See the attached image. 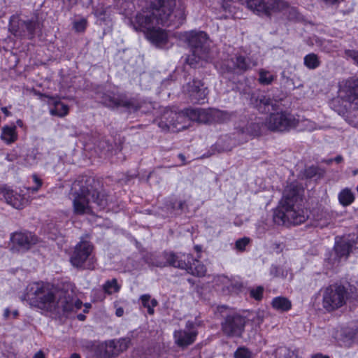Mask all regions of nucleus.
<instances>
[{
	"label": "nucleus",
	"mask_w": 358,
	"mask_h": 358,
	"mask_svg": "<svg viewBox=\"0 0 358 358\" xmlns=\"http://www.w3.org/2000/svg\"><path fill=\"white\" fill-rule=\"evenodd\" d=\"M315 358H329L328 356H323L322 355H315Z\"/></svg>",
	"instance_id": "nucleus-59"
},
{
	"label": "nucleus",
	"mask_w": 358,
	"mask_h": 358,
	"mask_svg": "<svg viewBox=\"0 0 358 358\" xmlns=\"http://www.w3.org/2000/svg\"><path fill=\"white\" fill-rule=\"evenodd\" d=\"M259 78L258 79L259 83L261 85H268L272 83V82L275 79L276 76L272 73L271 72L264 69H261L259 71Z\"/></svg>",
	"instance_id": "nucleus-29"
},
{
	"label": "nucleus",
	"mask_w": 358,
	"mask_h": 358,
	"mask_svg": "<svg viewBox=\"0 0 358 358\" xmlns=\"http://www.w3.org/2000/svg\"><path fill=\"white\" fill-rule=\"evenodd\" d=\"M276 106V101L266 95H259L256 99V107L261 113H269L275 110Z\"/></svg>",
	"instance_id": "nucleus-24"
},
{
	"label": "nucleus",
	"mask_w": 358,
	"mask_h": 358,
	"mask_svg": "<svg viewBox=\"0 0 358 358\" xmlns=\"http://www.w3.org/2000/svg\"><path fill=\"white\" fill-rule=\"evenodd\" d=\"M34 358H45V355L42 351H38L34 357Z\"/></svg>",
	"instance_id": "nucleus-49"
},
{
	"label": "nucleus",
	"mask_w": 358,
	"mask_h": 358,
	"mask_svg": "<svg viewBox=\"0 0 358 358\" xmlns=\"http://www.w3.org/2000/svg\"><path fill=\"white\" fill-rule=\"evenodd\" d=\"M103 287L104 291L109 294L117 292L120 288L115 278L106 281Z\"/></svg>",
	"instance_id": "nucleus-35"
},
{
	"label": "nucleus",
	"mask_w": 358,
	"mask_h": 358,
	"mask_svg": "<svg viewBox=\"0 0 358 358\" xmlns=\"http://www.w3.org/2000/svg\"><path fill=\"white\" fill-rule=\"evenodd\" d=\"M17 124H18V125H20V126H22V122L21 120H17Z\"/></svg>",
	"instance_id": "nucleus-61"
},
{
	"label": "nucleus",
	"mask_w": 358,
	"mask_h": 358,
	"mask_svg": "<svg viewBox=\"0 0 358 358\" xmlns=\"http://www.w3.org/2000/svg\"><path fill=\"white\" fill-rule=\"evenodd\" d=\"M85 317V315H82V314H79V315H78V320H81V321H82V320H84Z\"/></svg>",
	"instance_id": "nucleus-58"
},
{
	"label": "nucleus",
	"mask_w": 358,
	"mask_h": 358,
	"mask_svg": "<svg viewBox=\"0 0 358 358\" xmlns=\"http://www.w3.org/2000/svg\"><path fill=\"white\" fill-rule=\"evenodd\" d=\"M96 146L100 150L101 153L105 155L109 154L113 149V143L105 137H101L96 143Z\"/></svg>",
	"instance_id": "nucleus-32"
},
{
	"label": "nucleus",
	"mask_w": 358,
	"mask_h": 358,
	"mask_svg": "<svg viewBox=\"0 0 358 358\" xmlns=\"http://www.w3.org/2000/svg\"><path fill=\"white\" fill-rule=\"evenodd\" d=\"M1 138L7 144H11L17 139L15 126H4L1 129Z\"/></svg>",
	"instance_id": "nucleus-26"
},
{
	"label": "nucleus",
	"mask_w": 358,
	"mask_h": 358,
	"mask_svg": "<svg viewBox=\"0 0 358 358\" xmlns=\"http://www.w3.org/2000/svg\"><path fill=\"white\" fill-rule=\"evenodd\" d=\"M348 297V291L343 286L331 285L324 290L322 295L323 307L328 311L334 310L345 304Z\"/></svg>",
	"instance_id": "nucleus-10"
},
{
	"label": "nucleus",
	"mask_w": 358,
	"mask_h": 358,
	"mask_svg": "<svg viewBox=\"0 0 358 358\" xmlns=\"http://www.w3.org/2000/svg\"><path fill=\"white\" fill-rule=\"evenodd\" d=\"M257 65V62L249 57L241 55H230L224 59L220 64L222 73H232L241 75Z\"/></svg>",
	"instance_id": "nucleus-9"
},
{
	"label": "nucleus",
	"mask_w": 358,
	"mask_h": 358,
	"mask_svg": "<svg viewBox=\"0 0 358 358\" xmlns=\"http://www.w3.org/2000/svg\"><path fill=\"white\" fill-rule=\"evenodd\" d=\"M32 178L36 186L29 187V189L32 192H36L42 185V180L36 175H34Z\"/></svg>",
	"instance_id": "nucleus-44"
},
{
	"label": "nucleus",
	"mask_w": 358,
	"mask_h": 358,
	"mask_svg": "<svg viewBox=\"0 0 358 358\" xmlns=\"http://www.w3.org/2000/svg\"><path fill=\"white\" fill-rule=\"evenodd\" d=\"M185 20V7L177 0H150V7L130 20L133 28L145 34L155 26L178 27Z\"/></svg>",
	"instance_id": "nucleus-1"
},
{
	"label": "nucleus",
	"mask_w": 358,
	"mask_h": 358,
	"mask_svg": "<svg viewBox=\"0 0 358 358\" xmlns=\"http://www.w3.org/2000/svg\"><path fill=\"white\" fill-rule=\"evenodd\" d=\"M235 358H252V353L247 348H239L234 354Z\"/></svg>",
	"instance_id": "nucleus-40"
},
{
	"label": "nucleus",
	"mask_w": 358,
	"mask_h": 358,
	"mask_svg": "<svg viewBox=\"0 0 358 358\" xmlns=\"http://www.w3.org/2000/svg\"><path fill=\"white\" fill-rule=\"evenodd\" d=\"M147 38L155 46L158 48H166L169 43V37L167 33L162 29L155 26L146 33Z\"/></svg>",
	"instance_id": "nucleus-21"
},
{
	"label": "nucleus",
	"mask_w": 358,
	"mask_h": 358,
	"mask_svg": "<svg viewBox=\"0 0 358 358\" xmlns=\"http://www.w3.org/2000/svg\"><path fill=\"white\" fill-rule=\"evenodd\" d=\"M185 206V201H180L178 203V207L177 208L179 209V210H182L184 206Z\"/></svg>",
	"instance_id": "nucleus-48"
},
{
	"label": "nucleus",
	"mask_w": 358,
	"mask_h": 358,
	"mask_svg": "<svg viewBox=\"0 0 358 358\" xmlns=\"http://www.w3.org/2000/svg\"><path fill=\"white\" fill-rule=\"evenodd\" d=\"M1 111L5 114L6 116H10V113L8 111V108L6 107H2Z\"/></svg>",
	"instance_id": "nucleus-52"
},
{
	"label": "nucleus",
	"mask_w": 358,
	"mask_h": 358,
	"mask_svg": "<svg viewBox=\"0 0 358 358\" xmlns=\"http://www.w3.org/2000/svg\"><path fill=\"white\" fill-rule=\"evenodd\" d=\"M82 304V302L75 296L71 285H68L67 287L64 289L60 309L64 312L74 311L80 309Z\"/></svg>",
	"instance_id": "nucleus-20"
},
{
	"label": "nucleus",
	"mask_w": 358,
	"mask_h": 358,
	"mask_svg": "<svg viewBox=\"0 0 358 358\" xmlns=\"http://www.w3.org/2000/svg\"><path fill=\"white\" fill-rule=\"evenodd\" d=\"M195 248H196V250L197 251H199V250H200V248H199V247L198 245H196V246L195 247Z\"/></svg>",
	"instance_id": "nucleus-63"
},
{
	"label": "nucleus",
	"mask_w": 358,
	"mask_h": 358,
	"mask_svg": "<svg viewBox=\"0 0 358 358\" xmlns=\"http://www.w3.org/2000/svg\"><path fill=\"white\" fill-rule=\"evenodd\" d=\"M94 247L86 240H81L74 248L70 257V262L73 266L83 269H93L94 259L92 255Z\"/></svg>",
	"instance_id": "nucleus-7"
},
{
	"label": "nucleus",
	"mask_w": 358,
	"mask_h": 358,
	"mask_svg": "<svg viewBox=\"0 0 358 358\" xmlns=\"http://www.w3.org/2000/svg\"><path fill=\"white\" fill-rule=\"evenodd\" d=\"M299 192V187L294 182L285 187L280 204L273 213V221L275 224H299L305 221L303 210L299 205L301 201Z\"/></svg>",
	"instance_id": "nucleus-4"
},
{
	"label": "nucleus",
	"mask_w": 358,
	"mask_h": 358,
	"mask_svg": "<svg viewBox=\"0 0 358 358\" xmlns=\"http://www.w3.org/2000/svg\"><path fill=\"white\" fill-rule=\"evenodd\" d=\"M355 339L357 340L358 341V334H355Z\"/></svg>",
	"instance_id": "nucleus-62"
},
{
	"label": "nucleus",
	"mask_w": 358,
	"mask_h": 358,
	"mask_svg": "<svg viewBox=\"0 0 358 358\" xmlns=\"http://www.w3.org/2000/svg\"><path fill=\"white\" fill-rule=\"evenodd\" d=\"M1 194L6 203L17 209L22 208L27 202L22 195L7 187L1 189Z\"/></svg>",
	"instance_id": "nucleus-22"
},
{
	"label": "nucleus",
	"mask_w": 358,
	"mask_h": 358,
	"mask_svg": "<svg viewBox=\"0 0 358 358\" xmlns=\"http://www.w3.org/2000/svg\"><path fill=\"white\" fill-rule=\"evenodd\" d=\"M10 315V311L8 308L5 309L3 316L6 319H8Z\"/></svg>",
	"instance_id": "nucleus-53"
},
{
	"label": "nucleus",
	"mask_w": 358,
	"mask_h": 358,
	"mask_svg": "<svg viewBox=\"0 0 358 358\" xmlns=\"http://www.w3.org/2000/svg\"><path fill=\"white\" fill-rule=\"evenodd\" d=\"M266 124L271 131H285L296 127L298 120L291 113H273L267 118Z\"/></svg>",
	"instance_id": "nucleus-13"
},
{
	"label": "nucleus",
	"mask_w": 358,
	"mask_h": 358,
	"mask_svg": "<svg viewBox=\"0 0 358 358\" xmlns=\"http://www.w3.org/2000/svg\"><path fill=\"white\" fill-rule=\"evenodd\" d=\"M87 20L81 18L73 22V29L77 32H83L85 31L87 27Z\"/></svg>",
	"instance_id": "nucleus-38"
},
{
	"label": "nucleus",
	"mask_w": 358,
	"mask_h": 358,
	"mask_svg": "<svg viewBox=\"0 0 358 358\" xmlns=\"http://www.w3.org/2000/svg\"><path fill=\"white\" fill-rule=\"evenodd\" d=\"M131 339L128 337L112 339L94 345V351L99 358H115L128 349Z\"/></svg>",
	"instance_id": "nucleus-8"
},
{
	"label": "nucleus",
	"mask_w": 358,
	"mask_h": 358,
	"mask_svg": "<svg viewBox=\"0 0 358 358\" xmlns=\"http://www.w3.org/2000/svg\"><path fill=\"white\" fill-rule=\"evenodd\" d=\"M189 97L190 101L194 103H203L205 102L208 94L207 88L203 86L201 80H193L183 87Z\"/></svg>",
	"instance_id": "nucleus-18"
},
{
	"label": "nucleus",
	"mask_w": 358,
	"mask_h": 358,
	"mask_svg": "<svg viewBox=\"0 0 358 358\" xmlns=\"http://www.w3.org/2000/svg\"><path fill=\"white\" fill-rule=\"evenodd\" d=\"M6 159L8 162H13L16 159V155L14 154H8L6 157Z\"/></svg>",
	"instance_id": "nucleus-46"
},
{
	"label": "nucleus",
	"mask_w": 358,
	"mask_h": 358,
	"mask_svg": "<svg viewBox=\"0 0 358 358\" xmlns=\"http://www.w3.org/2000/svg\"><path fill=\"white\" fill-rule=\"evenodd\" d=\"M213 122H223L229 119L228 113L212 108Z\"/></svg>",
	"instance_id": "nucleus-34"
},
{
	"label": "nucleus",
	"mask_w": 358,
	"mask_h": 358,
	"mask_svg": "<svg viewBox=\"0 0 358 358\" xmlns=\"http://www.w3.org/2000/svg\"><path fill=\"white\" fill-rule=\"evenodd\" d=\"M151 264L157 267L171 266L185 270L188 273L197 277L204 276L206 273L205 265L194 259L191 254L165 252Z\"/></svg>",
	"instance_id": "nucleus-5"
},
{
	"label": "nucleus",
	"mask_w": 358,
	"mask_h": 358,
	"mask_svg": "<svg viewBox=\"0 0 358 358\" xmlns=\"http://www.w3.org/2000/svg\"><path fill=\"white\" fill-rule=\"evenodd\" d=\"M303 64L309 69H315L320 65V61L316 54L310 53L304 57Z\"/></svg>",
	"instance_id": "nucleus-30"
},
{
	"label": "nucleus",
	"mask_w": 358,
	"mask_h": 358,
	"mask_svg": "<svg viewBox=\"0 0 358 358\" xmlns=\"http://www.w3.org/2000/svg\"><path fill=\"white\" fill-rule=\"evenodd\" d=\"M263 292L264 287L259 286L250 289V296L256 300H260L262 298Z\"/></svg>",
	"instance_id": "nucleus-42"
},
{
	"label": "nucleus",
	"mask_w": 358,
	"mask_h": 358,
	"mask_svg": "<svg viewBox=\"0 0 358 358\" xmlns=\"http://www.w3.org/2000/svg\"><path fill=\"white\" fill-rule=\"evenodd\" d=\"M273 307L280 311H287L291 308V302L285 297H275L272 301Z\"/></svg>",
	"instance_id": "nucleus-28"
},
{
	"label": "nucleus",
	"mask_w": 358,
	"mask_h": 358,
	"mask_svg": "<svg viewBox=\"0 0 358 358\" xmlns=\"http://www.w3.org/2000/svg\"><path fill=\"white\" fill-rule=\"evenodd\" d=\"M12 315L14 318L17 317L18 315V311L17 310L12 312Z\"/></svg>",
	"instance_id": "nucleus-57"
},
{
	"label": "nucleus",
	"mask_w": 358,
	"mask_h": 358,
	"mask_svg": "<svg viewBox=\"0 0 358 358\" xmlns=\"http://www.w3.org/2000/svg\"><path fill=\"white\" fill-rule=\"evenodd\" d=\"M94 180L89 176H79L72 184L71 195L73 196L74 213L77 215L92 214L94 206L96 205L100 209L107 204V199L93 187Z\"/></svg>",
	"instance_id": "nucleus-2"
},
{
	"label": "nucleus",
	"mask_w": 358,
	"mask_h": 358,
	"mask_svg": "<svg viewBox=\"0 0 358 358\" xmlns=\"http://www.w3.org/2000/svg\"><path fill=\"white\" fill-rule=\"evenodd\" d=\"M186 115L192 121L206 124L213 123L212 108H187Z\"/></svg>",
	"instance_id": "nucleus-23"
},
{
	"label": "nucleus",
	"mask_w": 358,
	"mask_h": 358,
	"mask_svg": "<svg viewBox=\"0 0 358 358\" xmlns=\"http://www.w3.org/2000/svg\"><path fill=\"white\" fill-rule=\"evenodd\" d=\"M324 174V171L317 166H310L305 170L304 175L306 178H313L317 176L319 178Z\"/></svg>",
	"instance_id": "nucleus-36"
},
{
	"label": "nucleus",
	"mask_w": 358,
	"mask_h": 358,
	"mask_svg": "<svg viewBox=\"0 0 358 358\" xmlns=\"http://www.w3.org/2000/svg\"><path fill=\"white\" fill-rule=\"evenodd\" d=\"M178 157L182 162V165H185L187 164L186 162H185V157L184 155L180 153V154L178 155Z\"/></svg>",
	"instance_id": "nucleus-51"
},
{
	"label": "nucleus",
	"mask_w": 358,
	"mask_h": 358,
	"mask_svg": "<svg viewBox=\"0 0 358 358\" xmlns=\"http://www.w3.org/2000/svg\"><path fill=\"white\" fill-rule=\"evenodd\" d=\"M249 238H243L237 240L235 243V248L239 251H244L246 245L249 243Z\"/></svg>",
	"instance_id": "nucleus-43"
},
{
	"label": "nucleus",
	"mask_w": 358,
	"mask_h": 358,
	"mask_svg": "<svg viewBox=\"0 0 358 358\" xmlns=\"http://www.w3.org/2000/svg\"><path fill=\"white\" fill-rule=\"evenodd\" d=\"M339 203L343 206H350L355 200V195L353 192L348 188L342 189L338 194Z\"/></svg>",
	"instance_id": "nucleus-27"
},
{
	"label": "nucleus",
	"mask_w": 358,
	"mask_h": 358,
	"mask_svg": "<svg viewBox=\"0 0 358 358\" xmlns=\"http://www.w3.org/2000/svg\"><path fill=\"white\" fill-rule=\"evenodd\" d=\"M338 101L346 110L355 109L358 106V79L346 80L340 86L338 92Z\"/></svg>",
	"instance_id": "nucleus-11"
},
{
	"label": "nucleus",
	"mask_w": 358,
	"mask_h": 358,
	"mask_svg": "<svg viewBox=\"0 0 358 358\" xmlns=\"http://www.w3.org/2000/svg\"><path fill=\"white\" fill-rule=\"evenodd\" d=\"M143 306L148 309V313L150 315H153L155 313L154 308L157 305L156 299H150V296L144 294L141 297Z\"/></svg>",
	"instance_id": "nucleus-33"
},
{
	"label": "nucleus",
	"mask_w": 358,
	"mask_h": 358,
	"mask_svg": "<svg viewBox=\"0 0 358 358\" xmlns=\"http://www.w3.org/2000/svg\"><path fill=\"white\" fill-rule=\"evenodd\" d=\"M83 2V4H85V6H88L89 5L91 4L92 3V0H82Z\"/></svg>",
	"instance_id": "nucleus-56"
},
{
	"label": "nucleus",
	"mask_w": 358,
	"mask_h": 358,
	"mask_svg": "<svg viewBox=\"0 0 358 358\" xmlns=\"http://www.w3.org/2000/svg\"><path fill=\"white\" fill-rule=\"evenodd\" d=\"M13 247L18 251H27L38 242V237L31 232H15L11 236Z\"/></svg>",
	"instance_id": "nucleus-17"
},
{
	"label": "nucleus",
	"mask_w": 358,
	"mask_h": 358,
	"mask_svg": "<svg viewBox=\"0 0 358 358\" xmlns=\"http://www.w3.org/2000/svg\"><path fill=\"white\" fill-rule=\"evenodd\" d=\"M54 108L50 109V113L54 115L63 117L67 115L69 112V107L67 105L59 101H55L53 102Z\"/></svg>",
	"instance_id": "nucleus-31"
},
{
	"label": "nucleus",
	"mask_w": 358,
	"mask_h": 358,
	"mask_svg": "<svg viewBox=\"0 0 358 358\" xmlns=\"http://www.w3.org/2000/svg\"><path fill=\"white\" fill-rule=\"evenodd\" d=\"M336 163H341L343 161V157L341 155H338L334 159Z\"/></svg>",
	"instance_id": "nucleus-54"
},
{
	"label": "nucleus",
	"mask_w": 358,
	"mask_h": 358,
	"mask_svg": "<svg viewBox=\"0 0 358 358\" xmlns=\"http://www.w3.org/2000/svg\"><path fill=\"white\" fill-rule=\"evenodd\" d=\"M215 282L216 285H222L224 287L229 288L231 284L230 279L225 275H218L215 278Z\"/></svg>",
	"instance_id": "nucleus-39"
},
{
	"label": "nucleus",
	"mask_w": 358,
	"mask_h": 358,
	"mask_svg": "<svg viewBox=\"0 0 358 358\" xmlns=\"http://www.w3.org/2000/svg\"><path fill=\"white\" fill-rule=\"evenodd\" d=\"M245 318L234 313L229 314L222 322L223 333L230 337H240L244 331Z\"/></svg>",
	"instance_id": "nucleus-15"
},
{
	"label": "nucleus",
	"mask_w": 358,
	"mask_h": 358,
	"mask_svg": "<svg viewBox=\"0 0 358 358\" xmlns=\"http://www.w3.org/2000/svg\"><path fill=\"white\" fill-rule=\"evenodd\" d=\"M105 104L110 108L124 107L127 110L135 111L139 108L138 103L134 99H128L125 96H106L103 98Z\"/></svg>",
	"instance_id": "nucleus-19"
},
{
	"label": "nucleus",
	"mask_w": 358,
	"mask_h": 358,
	"mask_svg": "<svg viewBox=\"0 0 358 358\" xmlns=\"http://www.w3.org/2000/svg\"><path fill=\"white\" fill-rule=\"evenodd\" d=\"M110 7H104L103 5L99 6L94 10V15L101 20H104L108 15Z\"/></svg>",
	"instance_id": "nucleus-37"
},
{
	"label": "nucleus",
	"mask_w": 358,
	"mask_h": 358,
	"mask_svg": "<svg viewBox=\"0 0 358 358\" xmlns=\"http://www.w3.org/2000/svg\"><path fill=\"white\" fill-rule=\"evenodd\" d=\"M70 358H81L80 355L78 353H73L71 356H70Z\"/></svg>",
	"instance_id": "nucleus-55"
},
{
	"label": "nucleus",
	"mask_w": 358,
	"mask_h": 358,
	"mask_svg": "<svg viewBox=\"0 0 358 358\" xmlns=\"http://www.w3.org/2000/svg\"><path fill=\"white\" fill-rule=\"evenodd\" d=\"M64 288L58 289L43 282H32L21 296L30 306L53 312L60 309Z\"/></svg>",
	"instance_id": "nucleus-3"
},
{
	"label": "nucleus",
	"mask_w": 358,
	"mask_h": 358,
	"mask_svg": "<svg viewBox=\"0 0 358 358\" xmlns=\"http://www.w3.org/2000/svg\"><path fill=\"white\" fill-rule=\"evenodd\" d=\"M353 243L349 240H342L336 242L335 245V252L339 258L344 257L345 259L352 251Z\"/></svg>",
	"instance_id": "nucleus-25"
},
{
	"label": "nucleus",
	"mask_w": 358,
	"mask_h": 358,
	"mask_svg": "<svg viewBox=\"0 0 358 358\" xmlns=\"http://www.w3.org/2000/svg\"><path fill=\"white\" fill-rule=\"evenodd\" d=\"M357 191H358V185H357Z\"/></svg>",
	"instance_id": "nucleus-64"
},
{
	"label": "nucleus",
	"mask_w": 358,
	"mask_h": 358,
	"mask_svg": "<svg viewBox=\"0 0 358 358\" xmlns=\"http://www.w3.org/2000/svg\"><path fill=\"white\" fill-rule=\"evenodd\" d=\"M197 334L194 323L187 321L185 329L176 330L173 332L174 343L181 348H187L194 343Z\"/></svg>",
	"instance_id": "nucleus-16"
},
{
	"label": "nucleus",
	"mask_w": 358,
	"mask_h": 358,
	"mask_svg": "<svg viewBox=\"0 0 358 358\" xmlns=\"http://www.w3.org/2000/svg\"><path fill=\"white\" fill-rule=\"evenodd\" d=\"M182 39L189 46L192 54L189 55L185 62L193 68H196L199 62L208 59V38L204 31H191L185 32Z\"/></svg>",
	"instance_id": "nucleus-6"
},
{
	"label": "nucleus",
	"mask_w": 358,
	"mask_h": 358,
	"mask_svg": "<svg viewBox=\"0 0 358 358\" xmlns=\"http://www.w3.org/2000/svg\"><path fill=\"white\" fill-rule=\"evenodd\" d=\"M189 120L186 115V109L180 113L173 110H166L162 115L158 124L164 130L180 131L187 127L186 121Z\"/></svg>",
	"instance_id": "nucleus-12"
},
{
	"label": "nucleus",
	"mask_w": 358,
	"mask_h": 358,
	"mask_svg": "<svg viewBox=\"0 0 358 358\" xmlns=\"http://www.w3.org/2000/svg\"><path fill=\"white\" fill-rule=\"evenodd\" d=\"M345 120L349 123V124H350V125H352L353 127H357V122H355L352 120L350 119L348 117Z\"/></svg>",
	"instance_id": "nucleus-50"
},
{
	"label": "nucleus",
	"mask_w": 358,
	"mask_h": 358,
	"mask_svg": "<svg viewBox=\"0 0 358 358\" xmlns=\"http://www.w3.org/2000/svg\"><path fill=\"white\" fill-rule=\"evenodd\" d=\"M40 24L37 21L22 20L18 17L13 15L10 19L9 30L17 37H27L32 38Z\"/></svg>",
	"instance_id": "nucleus-14"
},
{
	"label": "nucleus",
	"mask_w": 358,
	"mask_h": 358,
	"mask_svg": "<svg viewBox=\"0 0 358 358\" xmlns=\"http://www.w3.org/2000/svg\"><path fill=\"white\" fill-rule=\"evenodd\" d=\"M344 56L348 59H352L355 64L358 65V50H345Z\"/></svg>",
	"instance_id": "nucleus-41"
},
{
	"label": "nucleus",
	"mask_w": 358,
	"mask_h": 358,
	"mask_svg": "<svg viewBox=\"0 0 358 358\" xmlns=\"http://www.w3.org/2000/svg\"><path fill=\"white\" fill-rule=\"evenodd\" d=\"M334 160V159H329L328 160H326L325 162L327 164H331Z\"/></svg>",
	"instance_id": "nucleus-60"
},
{
	"label": "nucleus",
	"mask_w": 358,
	"mask_h": 358,
	"mask_svg": "<svg viewBox=\"0 0 358 358\" xmlns=\"http://www.w3.org/2000/svg\"><path fill=\"white\" fill-rule=\"evenodd\" d=\"M320 1L324 3L327 6H334L338 5L343 0H319Z\"/></svg>",
	"instance_id": "nucleus-45"
},
{
	"label": "nucleus",
	"mask_w": 358,
	"mask_h": 358,
	"mask_svg": "<svg viewBox=\"0 0 358 358\" xmlns=\"http://www.w3.org/2000/svg\"><path fill=\"white\" fill-rule=\"evenodd\" d=\"M115 314L117 317H121L124 314V309L122 308H118L116 309Z\"/></svg>",
	"instance_id": "nucleus-47"
}]
</instances>
